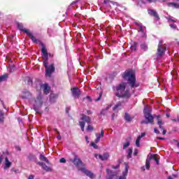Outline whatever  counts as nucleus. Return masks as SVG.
Listing matches in <instances>:
<instances>
[{
	"mask_svg": "<svg viewBox=\"0 0 179 179\" xmlns=\"http://www.w3.org/2000/svg\"><path fill=\"white\" fill-rule=\"evenodd\" d=\"M124 120L127 122H131V121H132V120H134V117H131V115L129 114H128V113H124Z\"/></svg>",
	"mask_w": 179,
	"mask_h": 179,
	"instance_id": "22",
	"label": "nucleus"
},
{
	"mask_svg": "<svg viewBox=\"0 0 179 179\" xmlns=\"http://www.w3.org/2000/svg\"><path fill=\"white\" fill-rule=\"evenodd\" d=\"M157 121V124L159 125V129H164V127L163 125H164V122H163V120H162V117H160V115H155Z\"/></svg>",
	"mask_w": 179,
	"mask_h": 179,
	"instance_id": "11",
	"label": "nucleus"
},
{
	"mask_svg": "<svg viewBox=\"0 0 179 179\" xmlns=\"http://www.w3.org/2000/svg\"><path fill=\"white\" fill-rule=\"evenodd\" d=\"M34 111H36V113H38V114L43 113L42 111H38V109H37V108H36V107H34Z\"/></svg>",
	"mask_w": 179,
	"mask_h": 179,
	"instance_id": "41",
	"label": "nucleus"
},
{
	"mask_svg": "<svg viewBox=\"0 0 179 179\" xmlns=\"http://www.w3.org/2000/svg\"><path fill=\"white\" fill-rule=\"evenodd\" d=\"M28 159L29 160H30V162H35V163H38V162H37V157H36V155H33V154H29L28 155Z\"/></svg>",
	"mask_w": 179,
	"mask_h": 179,
	"instance_id": "18",
	"label": "nucleus"
},
{
	"mask_svg": "<svg viewBox=\"0 0 179 179\" xmlns=\"http://www.w3.org/2000/svg\"><path fill=\"white\" fill-rule=\"evenodd\" d=\"M25 34L29 36V37H30L31 41H33V43H38V40H37V38H36V37H34V36H33V34H31V32H30V31H25Z\"/></svg>",
	"mask_w": 179,
	"mask_h": 179,
	"instance_id": "14",
	"label": "nucleus"
},
{
	"mask_svg": "<svg viewBox=\"0 0 179 179\" xmlns=\"http://www.w3.org/2000/svg\"><path fill=\"white\" fill-rule=\"evenodd\" d=\"M43 66H45V76L49 78L51 77V75L55 72V66L54 64H52L48 66V62H43Z\"/></svg>",
	"mask_w": 179,
	"mask_h": 179,
	"instance_id": "5",
	"label": "nucleus"
},
{
	"mask_svg": "<svg viewBox=\"0 0 179 179\" xmlns=\"http://www.w3.org/2000/svg\"><path fill=\"white\" fill-rule=\"evenodd\" d=\"M96 140H95V143H99L100 142V138L104 137V130L101 129V134H96Z\"/></svg>",
	"mask_w": 179,
	"mask_h": 179,
	"instance_id": "16",
	"label": "nucleus"
},
{
	"mask_svg": "<svg viewBox=\"0 0 179 179\" xmlns=\"http://www.w3.org/2000/svg\"><path fill=\"white\" fill-rule=\"evenodd\" d=\"M128 146H129V141L125 143L123 145V149H127V148H128Z\"/></svg>",
	"mask_w": 179,
	"mask_h": 179,
	"instance_id": "35",
	"label": "nucleus"
},
{
	"mask_svg": "<svg viewBox=\"0 0 179 179\" xmlns=\"http://www.w3.org/2000/svg\"><path fill=\"white\" fill-rule=\"evenodd\" d=\"M145 135H146V133L145 132L141 133V134L138 136V138H139L140 139H142V138H143V136H145Z\"/></svg>",
	"mask_w": 179,
	"mask_h": 179,
	"instance_id": "39",
	"label": "nucleus"
},
{
	"mask_svg": "<svg viewBox=\"0 0 179 179\" xmlns=\"http://www.w3.org/2000/svg\"><path fill=\"white\" fill-rule=\"evenodd\" d=\"M154 132L155 134H157V135H159V134H160V131H159V129H157V128H154Z\"/></svg>",
	"mask_w": 179,
	"mask_h": 179,
	"instance_id": "42",
	"label": "nucleus"
},
{
	"mask_svg": "<svg viewBox=\"0 0 179 179\" xmlns=\"http://www.w3.org/2000/svg\"><path fill=\"white\" fill-rule=\"evenodd\" d=\"M136 145L137 148H139L141 146V138L139 137H137V139L136 141Z\"/></svg>",
	"mask_w": 179,
	"mask_h": 179,
	"instance_id": "33",
	"label": "nucleus"
},
{
	"mask_svg": "<svg viewBox=\"0 0 179 179\" xmlns=\"http://www.w3.org/2000/svg\"><path fill=\"white\" fill-rule=\"evenodd\" d=\"M91 146L94 148V149H97L99 148L94 143H91Z\"/></svg>",
	"mask_w": 179,
	"mask_h": 179,
	"instance_id": "44",
	"label": "nucleus"
},
{
	"mask_svg": "<svg viewBox=\"0 0 179 179\" xmlns=\"http://www.w3.org/2000/svg\"><path fill=\"white\" fill-rule=\"evenodd\" d=\"M125 164V171L122 173V176H120L119 179H127V176H128V169H129V166H128L127 163H124Z\"/></svg>",
	"mask_w": 179,
	"mask_h": 179,
	"instance_id": "12",
	"label": "nucleus"
},
{
	"mask_svg": "<svg viewBox=\"0 0 179 179\" xmlns=\"http://www.w3.org/2000/svg\"><path fill=\"white\" fill-rule=\"evenodd\" d=\"M9 69V72L10 73H13V72H15V71H16V66H15V65H10L8 66Z\"/></svg>",
	"mask_w": 179,
	"mask_h": 179,
	"instance_id": "28",
	"label": "nucleus"
},
{
	"mask_svg": "<svg viewBox=\"0 0 179 179\" xmlns=\"http://www.w3.org/2000/svg\"><path fill=\"white\" fill-rule=\"evenodd\" d=\"M57 139L58 141H61V139H62V137H61V134L59 133L57 134Z\"/></svg>",
	"mask_w": 179,
	"mask_h": 179,
	"instance_id": "47",
	"label": "nucleus"
},
{
	"mask_svg": "<svg viewBox=\"0 0 179 179\" xmlns=\"http://www.w3.org/2000/svg\"><path fill=\"white\" fill-rule=\"evenodd\" d=\"M157 139H159L160 141H164V138L157 137Z\"/></svg>",
	"mask_w": 179,
	"mask_h": 179,
	"instance_id": "61",
	"label": "nucleus"
},
{
	"mask_svg": "<svg viewBox=\"0 0 179 179\" xmlns=\"http://www.w3.org/2000/svg\"><path fill=\"white\" fill-rule=\"evenodd\" d=\"M11 166H12V162H10L8 157H6L4 169H9V167H10Z\"/></svg>",
	"mask_w": 179,
	"mask_h": 179,
	"instance_id": "21",
	"label": "nucleus"
},
{
	"mask_svg": "<svg viewBox=\"0 0 179 179\" xmlns=\"http://www.w3.org/2000/svg\"><path fill=\"white\" fill-rule=\"evenodd\" d=\"M17 28L19 29V30H21V31H23L24 33H26V31H30L29 29H24L23 24H22V23L17 22Z\"/></svg>",
	"mask_w": 179,
	"mask_h": 179,
	"instance_id": "20",
	"label": "nucleus"
},
{
	"mask_svg": "<svg viewBox=\"0 0 179 179\" xmlns=\"http://www.w3.org/2000/svg\"><path fill=\"white\" fill-rule=\"evenodd\" d=\"M166 50H167V47L166 46V44H164L163 41L160 40L159 41L157 49V57H163V55L166 54Z\"/></svg>",
	"mask_w": 179,
	"mask_h": 179,
	"instance_id": "6",
	"label": "nucleus"
},
{
	"mask_svg": "<svg viewBox=\"0 0 179 179\" xmlns=\"http://www.w3.org/2000/svg\"><path fill=\"white\" fill-rule=\"evenodd\" d=\"M101 96H103V93L100 92L99 97L96 99H95V101H99V100L101 99Z\"/></svg>",
	"mask_w": 179,
	"mask_h": 179,
	"instance_id": "37",
	"label": "nucleus"
},
{
	"mask_svg": "<svg viewBox=\"0 0 179 179\" xmlns=\"http://www.w3.org/2000/svg\"><path fill=\"white\" fill-rule=\"evenodd\" d=\"M148 13L150 15V16H153L155 19H157V20H160V16H159V14L156 10L148 9Z\"/></svg>",
	"mask_w": 179,
	"mask_h": 179,
	"instance_id": "10",
	"label": "nucleus"
},
{
	"mask_svg": "<svg viewBox=\"0 0 179 179\" xmlns=\"http://www.w3.org/2000/svg\"><path fill=\"white\" fill-rule=\"evenodd\" d=\"M110 107H111V106H107L106 107V109H103V110H105V111H108V110H109V108H110Z\"/></svg>",
	"mask_w": 179,
	"mask_h": 179,
	"instance_id": "58",
	"label": "nucleus"
},
{
	"mask_svg": "<svg viewBox=\"0 0 179 179\" xmlns=\"http://www.w3.org/2000/svg\"><path fill=\"white\" fill-rule=\"evenodd\" d=\"M85 99H87V100H89L90 101H92V97L87 96V97L84 98V100Z\"/></svg>",
	"mask_w": 179,
	"mask_h": 179,
	"instance_id": "52",
	"label": "nucleus"
},
{
	"mask_svg": "<svg viewBox=\"0 0 179 179\" xmlns=\"http://www.w3.org/2000/svg\"><path fill=\"white\" fill-rule=\"evenodd\" d=\"M148 156H149L150 160L154 159L155 162H156L157 164L159 165V159L157 158L156 155L150 154Z\"/></svg>",
	"mask_w": 179,
	"mask_h": 179,
	"instance_id": "23",
	"label": "nucleus"
},
{
	"mask_svg": "<svg viewBox=\"0 0 179 179\" xmlns=\"http://www.w3.org/2000/svg\"><path fill=\"white\" fill-rule=\"evenodd\" d=\"M70 161L78 169V171H82V173H84L90 178H94V174L92 171L86 169L85 164L80 159L78 155H75L74 158L70 159Z\"/></svg>",
	"mask_w": 179,
	"mask_h": 179,
	"instance_id": "2",
	"label": "nucleus"
},
{
	"mask_svg": "<svg viewBox=\"0 0 179 179\" xmlns=\"http://www.w3.org/2000/svg\"><path fill=\"white\" fill-rule=\"evenodd\" d=\"M169 26L171 29H173V30H176V29H177V26L175 24H171Z\"/></svg>",
	"mask_w": 179,
	"mask_h": 179,
	"instance_id": "38",
	"label": "nucleus"
},
{
	"mask_svg": "<svg viewBox=\"0 0 179 179\" xmlns=\"http://www.w3.org/2000/svg\"><path fill=\"white\" fill-rule=\"evenodd\" d=\"M36 101H41V96H38Z\"/></svg>",
	"mask_w": 179,
	"mask_h": 179,
	"instance_id": "55",
	"label": "nucleus"
},
{
	"mask_svg": "<svg viewBox=\"0 0 179 179\" xmlns=\"http://www.w3.org/2000/svg\"><path fill=\"white\" fill-rule=\"evenodd\" d=\"M28 85H33V80L31 78L28 80Z\"/></svg>",
	"mask_w": 179,
	"mask_h": 179,
	"instance_id": "50",
	"label": "nucleus"
},
{
	"mask_svg": "<svg viewBox=\"0 0 179 179\" xmlns=\"http://www.w3.org/2000/svg\"><path fill=\"white\" fill-rule=\"evenodd\" d=\"M173 122H179V116H178L177 119H172Z\"/></svg>",
	"mask_w": 179,
	"mask_h": 179,
	"instance_id": "48",
	"label": "nucleus"
},
{
	"mask_svg": "<svg viewBox=\"0 0 179 179\" xmlns=\"http://www.w3.org/2000/svg\"><path fill=\"white\" fill-rule=\"evenodd\" d=\"M162 134H164V135H166V134L167 133V131H166V129H162Z\"/></svg>",
	"mask_w": 179,
	"mask_h": 179,
	"instance_id": "59",
	"label": "nucleus"
},
{
	"mask_svg": "<svg viewBox=\"0 0 179 179\" xmlns=\"http://www.w3.org/2000/svg\"><path fill=\"white\" fill-rule=\"evenodd\" d=\"M123 79H127V83L131 89L139 87V83L136 82L135 73L131 70H127L122 74Z\"/></svg>",
	"mask_w": 179,
	"mask_h": 179,
	"instance_id": "3",
	"label": "nucleus"
},
{
	"mask_svg": "<svg viewBox=\"0 0 179 179\" xmlns=\"http://www.w3.org/2000/svg\"><path fill=\"white\" fill-rule=\"evenodd\" d=\"M39 159L41 162H45V163H47V164H50V160H48V159L46 158V157L44 156V155H43V154L40 155Z\"/></svg>",
	"mask_w": 179,
	"mask_h": 179,
	"instance_id": "19",
	"label": "nucleus"
},
{
	"mask_svg": "<svg viewBox=\"0 0 179 179\" xmlns=\"http://www.w3.org/2000/svg\"><path fill=\"white\" fill-rule=\"evenodd\" d=\"M147 2H149V3H156V1H157L158 0H146Z\"/></svg>",
	"mask_w": 179,
	"mask_h": 179,
	"instance_id": "46",
	"label": "nucleus"
},
{
	"mask_svg": "<svg viewBox=\"0 0 179 179\" xmlns=\"http://www.w3.org/2000/svg\"><path fill=\"white\" fill-rule=\"evenodd\" d=\"M106 113H107V112L106 111V110L103 109V110L101 111L99 115H106Z\"/></svg>",
	"mask_w": 179,
	"mask_h": 179,
	"instance_id": "40",
	"label": "nucleus"
},
{
	"mask_svg": "<svg viewBox=\"0 0 179 179\" xmlns=\"http://www.w3.org/2000/svg\"><path fill=\"white\" fill-rule=\"evenodd\" d=\"M37 164H38V166L42 167L43 170H44V171H46V173L52 172V168L47 166L44 162H38Z\"/></svg>",
	"mask_w": 179,
	"mask_h": 179,
	"instance_id": "9",
	"label": "nucleus"
},
{
	"mask_svg": "<svg viewBox=\"0 0 179 179\" xmlns=\"http://www.w3.org/2000/svg\"><path fill=\"white\" fill-rule=\"evenodd\" d=\"M5 122V113L0 110V124H3Z\"/></svg>",
	"mask_w": 179,
	"mask_h": 179,
	"instance_id": "25",
	"label": "nucleus"
},
{
	"mask_svg": "<svg viewBox=\"0 0 179 179\" xmlns=\"http://www.w3.org/2000/svg\"><path fill=\"white\" fill-rule=\"evenodd\" d=\"M87 131H94V128L93 126L89 124L87 127Z\"/></svg>",
	"mask_w": 179,
	"mask_h": 179,
	"instance_id": "34",
	"label": "nucleus"
},
{
	"mask_svg": "<svg viewBox=\"0 0 179 179\" xmlns=\"http://www.w3.org/2000/svg\"><path fill=\"white\" fill-rule=\"evenodd\" d=\"M108 154H104L103 160H107V159H108Z\"/></svg>",
	"mask_w": 179,
	"mask_h": 179,
	"instance_id": "43",
	"label": "nucleus"
},
{
	"mask_svg": "<svg viewBox=\"0 0 179 179\" xmlns=\"http://www.w3.org/2000/svg\"><path fill=\"white\" fill-rule=\"evenodd\" d=\"M137 45H138V43H136V42H133L130 48L131 51H136Z\"/></svg>",
	"mask_w": 179,
	"mask_h": 179,
	"instance_id": "27",
	"label": "nucleus"
},
{
	"mask_svg": "<svg viewBox=\"0 0 179 179\" xmlns=\"http://www.w3.org/2000/svg\"><path fill=\"white\" fill-rule=\"evenodd\" d=\"M31 97V93L28 90H24L22 95V99H30Z\"/></svg>",
	"mask_w": 179,
	"mask_h": 179,
	"instance_id": "17",
	"label": "nucleus"
},
{
	"mask_svg": "<svg viewBox=\"0 0 179 179\" xmlns=\"http://www.w3.org/2000/svg\"><path fill=\"white\" fill-rule=\"evenodd\" d=\"M8 79V74H4L0 77V82H5Z\"/></svg>",
	"mask_w": 179,
	"mask_h": 179,
	"instance_id": "31",
	"label": "nucleus"
},
{
	"mask_svg": "<svg viewBox=\"0 0 179 179\" xmlns=\"http://www.w3.org/2000/svg\"><path fill=\"white\" fill-rule=\"evenodd\" d=\"M99 159H101V160H103V159H104L103 155H99Z\"/></svg>",
	"mask_w": 179,
	"mask_h": 179,
	"instance_id": "64",
	"label": "nucleus"
},
{
	"mask_svg": "<svg viewBox=\"0 0 179 179\" xmlns=\"http://www.w3.org/2000/svg\"><path fill=\"white\" fill-rule=\"evenodd\" d=\"M127 83H121L116 87L113 88V90L115 92L116 97L119 99H125V100H129L130 97L132 96L131 94V90L127 89Z\"/></svg>",
	"mask_w": 179,
	"mask_h": 179,
	"instance_id": "1",
	"label": "nucleus"
},
{
	"mask_svg": "<svg viewBox=\"0 0 179 179\" xmlns=\"http://www.w3.org/2000/svg\"><path fill=\"white\" fill-rule=\"evenodd\" d=\"M16 149H17V150H19L20 152V150H22V148H20V147H19V146H17Z\"/></svg>",
	"mask_w": 179,
	"mask_h": 179,
	"instance_id": "62",
	"label": "nucleus"
},
{
	"mask_svg": "<svg viewBox=\"0 0 179 179\" xmlns=\"http://www.w3.org/2000/svg\"><path fill=\"white\" fill-rule=\"evenodd\" d=\"M141 50H143V51H148V45H146L145 43H143L141 45Z\"/></svg>",
	"mask_w": 179,
	"mask_h": 179,
	"instance_id": "32",
	"label": "nucleus"
},
{
	"mask_svg": "<svg viewBox=\"0 0 179 179\" xmlns=\"http://www.w3.org/2000/svg\"><path fill=\"white\" fill-rule=\"evenodd\" d=\"M150 158L149 157V155H148L146 161H145V168L146 170H149V169H150Z\"/></svg>",
	"mask_w": 179,
	"mask_h": 179,
	"instance_id": "24",
	"label": "nucleus"
},
{
	"mask_svg": "<svg viewBox=\"0 0 179 179\" xmlns=\"http://www.w3.org/2000/svg\"><path fill=\"white\" fill-rule=\"evenodd\" d=\"M110 0H104L103 3H109Z\"/></svg>",
	"mask_w": 179,
	"mask_h": 179,
	"instance_id": "60",
	"label": "nucleus"
},
{
	"mask_svg": "<svg viewBox=\"0 0 179 179\" xmlns=\"http://www.w3.org/2000/svg\"><path fill=\"white\" fill-rule=\"evenodd\" d=\"M81 121H85V122H87V124H90L92 122V119L90 118V117L85 115V114H81Z\"/></svg>",
	"mask_w": 179,
	"mask_h": 179,
	"instance_id": "13",
	"label": "nucleus"
},
{
	"mask_svg": "<svg viewBox=\"0 0 179 179\" xmlns=\"http://www.w3.org/2000/svg\"><path fill=\"white\" fill-rule=\"evenodd\" d=\"M144 117L145 120H147V121H141V124H145L147 125L148 124H151L152 125H155V117L156 118V115H152V114L150 113V110H149L148 108H145L144 109Z\"/></svg>",
	"mask_w": 179,
	"mask_h": 179,
	"instance_id": "4",
	"label": "nucleus"
},
{
	"mask_svg": "<svg viewBox=\"0 0 179 179\" xmlns=\"http://www.w3.org/2000/svg\"><path fill=\"white\" fill-rule=\"evenodd\" d=\"M60 163H66V159L65 158H62L59 159Z\"/></svg>",
	"mask_w": 179,
	"mask_h": 179,
	"instance_id": "45",
	"label": "nucleus"
},
{
	"mask_svg": "<svg viewBox=\"0 0 179 179\" xmlns=\"http://www.w3.org/2000/svg\"><path fill=\"white\" fill-rule=\"evenodd\" d=\"M140 31H141V33H145V29L142 25L140 26Z\"/></svg>",
	"mask_w": 179,
	"mask_h": 179,
	"instance_id": "49",
	"label": "nucleus"
},
{
	"mask_svg": "<svg viewBox=\"0 0 179 179\" xmlns=\"http://www.w3.org/2000/svg\"><path fill=\"white\" fill-rule=\"evenodd\" d=\"M132 152H133V150L132 148H129L127 150V159H131V157H132Z\"/></svg>",
	"mask_w": 179,
	"mask_h": 179,
	"instance_id": "29",
	"label": "nucleus"
},
{
	"mask_svg": "<svg viewBox=\"0 0 179 179\" xmlns=\"http://www.w3.org/2000/svg\"><path fill=\"white\" fill-rule=\"evenodd\" d=\"M41 52L43 54L42 58L43 62H48V51H47V48H45L44 44H42Z\"/></svg>",
	"mask_w": 179,
	"mask_h": 179,
	"instance_id": "7",
	"label": "nucleus"
},
{
	"mask_svg": "<svg viewBox=\"0 0 179 179\" xmlns=\"http://www.w3.org/2000/svg\"><path fill=\"white\" fill-rule=\"evenodd\" d=\"M28 179H34V176L33 175H30Z\"/></svg>",
	"mask_w": 179,
	"mask_h": 179,
	"instance_id": "57",
	"label": "nucleus"
},
{
	"mask_svg": "<svg viewBox=\"0 0 179 179\" xmlns=\"http://www.w3.org/2000/svg\"><path fill=\"white\" fill-rule=\"evenodd\" d=\"M119 106L118 105H115L114 107H113V110L115 111V110L117 108H118Z\"/></svg>",
	"mask_w": 179,
	"mask_h": 179,
	"instance_id": "56",
	"label": "nucleus"
},
{
	"mask_svg": "<svg viewBox=\"0 0 179 179\" xmlns=\"http://www.w3.org/2000/svg\"><path fill=\"white\" fill-rule=\"evenodd\" d=\"M53 31H54L52 30V29H51V28L48 29V34H49V36H51V34H52Z\"/></svg>",
	"mask_w": 179,
	"mask_h": 179,
	"instance_id": "36",
	"label": "nucleus"
},
{
	"mask_svg": "<svg viewBox=\"0 0 179 179\" xmlns=\"http://www.w3.org/2000/svg\"><path fill=\"white\" fill-rule=\"evenodd\" d=\"M140 2L141 3H145V2H143V0H139V1L138 2V3H137V6H139L141 4H140Z\"/></svg>",
	"mask_w": 179,
	"mask_h": 179,
	"instance_id": "54",
	"label": "nucleus"
},
{
	"mask_svg": "<svg viewBox=\"0 0 179 179\" xmlns=\"http://www.w3.org/2000/svg\"><path fill=\"white\" fill-rule=\"evenodd\" d=\"M54 131L58 134H59V131L57 129H54Z\"/></svg>",
	"mask_w": 179,
	"mask_h": 179,
	"instance_id": "63",
	"label": "nucleus"
},
{
	"mask_svg": "<svg viewBox=\"0 0 179 179\" xmlns=\"http://www.w3.org/2000/svg\"><path fill=\"white\" fill-rule=\"evenodd\" d=\"M87 114L88 115H92V114H93V112H92V110H87Z\"/></svg>",
	"mask_w": 179,
	"mask_h": 179,
	"instance_id": "53",
	"label": "nucleus"
},
{
	"mask_svg": "<svg viewBox=\"0 0 179 179\" xmlns=\"http://www.w3.org/2000/svg\"><path fill=\"white\" fill-rule=\"evenodd\" d=\"M168 20H169V22H172L173 23H176V22H177L176 20H173L171 18H169Z\"/></svg>",
	"mask_w": 179,
	"mask_h": 179,
	"instance_id": "51",
	"label": "nucleus"
},
{
	"mask_svg": "<svg viewBox=\"0 0 179 179\" xmlns=\"http://www.w3.org/2000/svg\"><path fill=\"white\" fill-rule=\"evenodd\" d=\"M86 124V123L84 121L82 122H79V125L81 128V131H83V132L85 131V125Z\"/></svg>",
	"mask_w": 179,
	"mask_h": 179,
	"instance_id": "30",
	"label": "nucleus"
},
{
	"mask_svg": "<svg viewBox=\"0 0 179 179\" xmlns=\"http://www.w3.org/2000/svg\"><path fill=\"white\" fill-rule=\"evenodd\" d=\"M167 5L168 6H172V8H175V9H179V4L177 3H168Z\"/></svg>",
	"mask_w": 179,
	"mask_h": 179,
	"instance_id": "26",
	"label": "nucleus"
},
{
	"mask_svg": "<svg viewBox=\"0 0 179 179\" xmlns=\"http://www.w3.org/2000/svg\"><path fill=\"white\" fill-rule=\"evenodd\" d=\"M71 93L74 99H79L80 97V90L78 87H73L71 90Z\"/></svg>",
	"mask_w": 179,
	"mask_h": 179,
	"instance_id": "8",
	"label": "nucleus"
},
{
	"mask_svg": "<svg viewBox=\"0 0 179 179\" xmlns=\"http://www.w3.org/2000/svg\"><path fill=\"white\" fill-rule=\"evenodd\" d=\"M41 88L43 89V93L45 94H48L50 93V87L48 84H43V85H41Z\"/></svg>",
	"mask_w": 179,
	"mask_h": 179,
	"instance_id": "15",
	"label": "nucleus"
}]
</instances>
